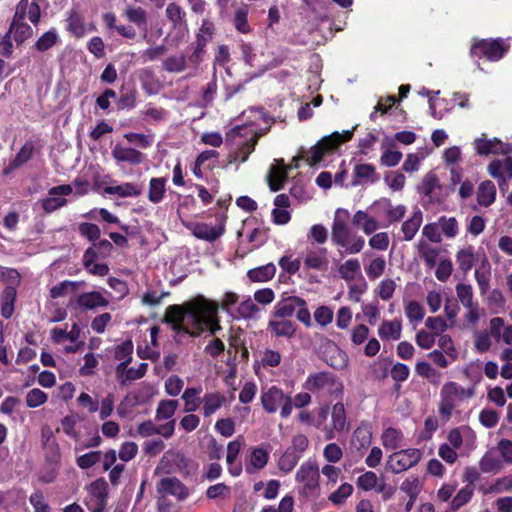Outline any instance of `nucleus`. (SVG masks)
Returning <instances> with one entry per match:
<instances>
[{"instance_id":"nucleus-1","label":"nucleus","mask_w":512,"mask_h":512,"mask_svg":"<svg viewBox=\"0 0 512 512\" xmlns=\"http://www.w3.org/2000/svg\"><path fill=\"white\" fill-rule=\"evenodd\" d=\"M216 314L217 305L200 296L183 306H170L166 319L181 341L182 335L198 336L205 330L216 334L221 329Z\"/></svg>"},{"instance_id":"nucleus-2","label":"nucleus","mask_w":512,"mask_h":512,"mask_svg":"<svg viewBox=\"0 0 512 512\" xmlns=\"http://www.w3.org/2000/svg\"><path fill=\"white\" fill-rule=\"evenodd\" d=\"M475 394V384L463 387L454 381L444 383L440 390V401L438 405L441 420L444 423L448 422L455 413H459V406L464 401L473 398Z\"/></svg>"},{"instance_id":"nucleus-3","label":"nucleus","mask_w":512,"mask_h":512,"mask_svg":"<svg viewBox=\"0 0 512 512\" xmlns=\"http://www.w3.org/2000/svg\"><path fill=\"white\" fill-rule=\"evenodd\" d=\"M261 136L253 123L238 125L231 129L226 137L237 146V151L228 156V165L236 162L244 163L249 155L254 151L255 144Z\"/></svg>"},{"instance_id":"nucleus-4","label":"nucleus","mask_w":512,"mask_h":512,"mask_svg":"<svg viewBox=\"0 0 512 512\" xmlns=\"http://www.w3.org/2000/svg\"><path fill=\"white\" fill-rule=\"evenodd\" d=\"M303 388L319 398H338L344 390L343 383L337 376L324 371L309 374Z\"/></svg>"},{"instance_id":"nucleus-5","label":"nucleus","mask_w":512,"mask_h":512,"mask_svg":"<svg viewBox=\"0 0 512 512\" xmlns=\"http://www.w3.org/2000/svg\"><path fill=\"white\" fill-rule=\"evenodd\" d=\"M340 213L341 210H337L332 224V241L336 246L344 248L346 253L357 254L364 248L365 240L351 230Z\"/></svg>"},{"instance_id":"nucleus-6","label":"nucleus","mask_w":512,"mask_h":512,"mask_svg":"<svg viewBox=\"0 0 512 512\" xmlns=\"http://www.w3.org/2000/svg\"><path fill=\"white\" fill-rule=\"evenodd\" d=\"M260 399L263 409L269 414L280 410L281 417L287 418L292 413L293 404L291 396L284 393L278 386L273 385L263 389Z\"/></svg>"},{"instance_id":"nucleus-7","label":"nucleus","mask_w":512,"mask_h":512,"mask_svg":"<svg viewBox=\"0 0 512 512\" xmlns=\"http://www.w3.org/2000/svg\"><path fill=\"white\" fill-rule=\"evenodd\" d=\"M355 127L351 130H344L342 132H334L329 136L322 138L309 152L307 162L311 166L318 165L325 153L332 151L341 143L349 141L354 133Z\"/></svg>"},{"instance_id":"nucleus-8","label":"nucleus","mask_w":512,"mask_h":512,"mask_svg":"<svg viewBox=\"0 0 512 512\" xmlns=\"http://www.w3.org/2000/svg\"><path fill=\"white\" fill-rule=\"evenodd\" d=\"M508 40L497 39H481L476 40L470 49V53L474 57L486 58L489 61H499L509 50Z\"/></svg>"},{"instance_id":"nucleus-9","label":"nucleus","mask_w":512,"mask_h":512,"mask_svg":"<svg viewBox=\"0 0 512 512\" xmlns=\"http://www.w3.org/2000/svg\"><path fill=\"white\" fill-rule=\"evenodd\" d=\"M295 481L301 484L303 494H318L320 490V473L317 462L312 459L304 461L296 471Z\"/></svg>"},{"instance_id":"nucleus-10","label":"nucleus","mask_w":512,"mask_h":512,"mask_svg":"<svg viewBox=\"0 0 512 512\" xmlns=\"http://www.w3.org/2000/svg\"><path fill=\"white\" fill-rule=\"evenodd\" d=\"M422 458V452L416 448H408L392 453L386 463L387 470L400 474L416 466Z\"/></svg>"},{"instance_id":"nucleus-11","label":"nucleus","mask_w":512,"mask_h":512,"mask_svg":"<svg viewBox=\"0 0 512 512\" xmlns=\"http://www.w3.org/2000/svg\"><path fill=\"white\" fill-rule=\"evenodd\" d=\"M370 210L382 216L385 220L383 226L388 227L393 223L399 222L405 216L407 208L403 204L393 205L388 198H381L370 206Z\"/></svg>"},{"instance_id":"nucleus-12","label":"nucleus","mask_w":512,"mask_h":512,"mask_svg":"<svg viewBox=\"0 0 512 512\" xmlns=\"http://www.w3.org/2000/svg\"><path fill=\"white\" fill-rule=\"evenodd\" d=\"M186 227L197 239L207 242H214L225 233V219L222 217L215 225L210 223L197 222L190 223L186 225Z\"/></svg>"},{"instance_id":"nucleus-13","label":"nucleus","mask_w":512,"mask_h":512,"mask_svg":"<svg viewBox=\"0 0 512 512\" xmlns=\"http://www.w3.org/2000/svg\"><path fill=\"white\" fill-rule=\"evenodd\" d=\"M271 448L268 443H262L259 446L252 447L245 461V471L249 475H254L263 470L268 464Z\"/></svg>"},{"instance_id":"nucleus-14","label":"nucleus","mask_w":512,"mask_h":512,"mask_svg":"<svg viewBox=\"0 0 512 512\" xmlns=\"http://www.w3.org/2000/svg\"><path fill=\"white\" fill-rule=\"evenodd\" d=\"M86 505L91 512H102L106 505L107 484L103 479L92 482L88 488Z\"/></svg>"},{"instance_id":"nucleus-15","label":"nucleus","mask_w":512,"mask_h":512,"mask_svg":"<svg viewBox=\"0 0 512 512\" xmlns=\"http://www.w3.org/2000/svg\"><path fill=\"white\" fill-rule=\"evenodd\" d=\"M349 429L347 421L346 410L344 404L337 402L332 406L331 410V424L324 428L325 438L332 440L335 438L336 433H341Z\"/></svg>"},{"instance_id":"nucleus-16","label":"nucleus","mask_w":512,"mask_h":512,"mask_svg":"<svg viewBox=\"0 0 512 512\" xmlns=\"http://www.w3.org/2000/svg\"><path fill=\"white\" fill-rule=\"evenodd\" d=\"M72 191V187L68 184L52 187L48 191V196L41 201L43 210L51 213L65 206L67 201L64 197L70 195Z\"/></svg>"},{"instance_id":"nucleus-17","label":"nucleus","mask_w":512,"mask_h":512,"mask_svg":"<svg viewBox=\"0 0 512 512\" xmlns=\"http://www.w3.org/2000/svg\"><path fill=\"white\" fill-rule=\"evenodd\" d=\"M448 445L456 449H460L466 445L470 450L475 447L476 435L468 426L453 428L447 435Z\"/></svg>"},{"instance_id":"nucleus-18","label":"nucleus","mask_w":512,"mask_h":512,"mask_svg":"<svg viewBox=\"0 0 512 512\" xmlns=\"http://www.w3.org/2000/svg\"><path fill=\"white\" fill-rule=\"evenodd\" d=\"M477 154L487 156L489 154H509V144L503 143L497 138L487 139L484 135L473 142Z\"/></svg>"},{"instance_id":"nucleus-19","label":"nucleus","mask_w":512,"mask_h":512,"mask_svg":"<svg viewBox=\"0 0 512 512\" xmlns=\"http://www.w3.org/2000/svg\"><path fill=\"white\" fill-rule=\"evenodd\" d=\"M66 30L76 38H82L96 30L93 23H86L84 17L76 10H71L66 19Z\"/></svg>"},{"instance_id":"nucleus-20","label":"nucleus","mask_w":512,"mask_h":512,"mask_svg":"<svg viewBox=\"0 0 512 512\" xmlns=\"http://www.w3.org/2000/svg\"><path fill=\"white\" fill-rule=\"evenodd\" d=\"M26 18H28L32 24L38 25L41 18V9L36 2L20 0L16 5L12 21L24 22Z\"/></svg>"},{"instance_id":"nucleus-21","label":"nucleus","mask_w":512,"mask_h":512,"mask_svg":"<svg viewBox=\"0 0 512 512\" xmlns=\"http://www.w3.org/2000/svg\"><path fill=\"white\" fill-rule=\"evenodd\" d=\"M157 490L162 495H171L178 500H185L189 496L188 488L176 477H167L159 481Z\"/></svg>"},{"instance_id":"nucleus-22","label":"nucleus","mask_w":512,"mask_h":512,"mask_svg":"<svg viewBox=\"0 0 512 512\" xmlns=\"http://www.w3.org/2000/svg\"><path fill=\"white\" fill-rule=\"evenodd\" d=\"M227 398L223 392H206L201 398V413L205 418L211 417L225 404Z\"/></svg>"},{"instance_id":"nucleus-23","label":"nucleus","mask_w":512,"mask_h":512,"mask_svg":"<svg viewBox=\"0 0 512 512\" xmlns=\"http://www.w3.org/2000/svg\"><path fill=\"white\" fill-rule=\"evenodd\" d=\"M296 324L285 318L272 316L268 322L267 330L276 338L291 339L296 332Z\"/></svg>"},{"instance_id":"nucleus-24","label":"nucleus","mask_w":512,"mask_h":512,"mask_svg":"<svg viewBox=\"0 0 512 512\" xmlns=\"http://www.w3.org/2000/svg\"><path fill=\"white\" fill-rule=\"evenodd\" d=\"M240 48L244 62L250 67L257 68L260 73L274 67V65L262 59L264 54L262 52L258 53L250 44L243 43Z\"/></svg>"},{"instance_id":"nucleus-25","label":"nucleus","mask_w":512,"mask_h":512,"mask_svg":"<svg viewBox=\"0 0 512 512\" xmlns=\"http://www.w3.org/2000/svg\"><path fill=\"white\" fill-rule=\"evenodd\" d=\"M372 212L369 207L367 211L358 210L353 215L354 225L361 228L366 235L373 234L381 227L380 222L371 214Z\"/></svg>"},{"instance_id":"nucleus-26","label":"nucleus","mask_w":512,"mask_h":512,"mask_svg":"<svg viewBox=\"0 0 512 512\" xmlns=\"http://www.w3.org/2000/svg\"><path fill=\"white\" fill-rule=\"evenodd\" d=\"M305 305V300L298 296H289L278 301L274 306V317L285 318L291 317L298 306Z\"/></svg>"},{"instance_id":"nucleus-27","label":"nucleus","mask_w":512,"mask_h":512,"mask_svg":"<svg viewBox=\"0 0 512 512\" xmlns=\"http://www.w3.org/2000/svg\"><path fill=\"white\" fill-rule=\"evenodd\" d=\"M108 304L109 301L98 291L82 293L76 299V305L82 310H93Z\"/></svg>"},{"instance_id":"nucleus-28","label":"nucleus","mask_w":512,"mask_h":512,"mask_svg":"<svg viewBox=\"0 0 512 512\" xmlns=\"http://www.w3.org/2000/svg\"><path fill=\"white\" fill-rule=\"evenodd\" d=\"M378 180L376 169L372 164H357L353 169V186L366 185Z\"/></svg>"},{"instance_id":"nucleus-29","label":"nucleus","mask_w":512,"mask_h":512,"mask_svg":"<svg viewBox=\"0 0 512 512\" xmlns=\"http://www.w3.org/2000/svg\"><path fill=\"white\" fill-rule=\"evenodd\" d=\"M112 156L117 162H127L131 165H139L144 160L142 152L119 144L112 149Z\"/></svg>"},{"instance_id":"nucleus-30","label":"nucleus","mask_w":512,"mask_h":512,"mask_svg":"<svg viewBox=\"0 0 512 512\" xmlns=\"http://www.w3.org/2000/svg\"><path fill=\"white\" fill-rule=\"evenodd\" d=\"M441 188L442 187L440 181L436 174L429 172L423 178L421 185L419 186V192L422 195L428 197L430 200L439 201L441 196Z\"/></svg>"},{"instance_id":"nucleus-31","label":"nucleus","mask_w":512,"mask_h":512,"mask_svg":"<svg viewBox=\"0 0 512 512\" xmlns=\"http://www.w3.org/2000/svg\"><path fill=\"white\" fill-rule=\"evenodd\" d=\"M497 189L490 180L482 181L477 189V203L481 207H490L496 200Z\"/></svg>"},{"instance_id":"nucleus-32","label":"nucleus","mask_w":512,"mask_h":512,"mask_svg":"<svg viewBox=\"0 0 512 512\" xmlns=\"http://www.w3.org/2000/svg\"><path fill=\"white\" fill-rule=\"evenodd\" d=\"M372 433L367 426H359L355 429L351 439V448L362 455L371 444Z\"/></svg>"},{"instance_id":"nucleus-33","label":"nucleus","mask_w":512,"mask_h":512,"mask_svg":"<svg viewBox=\"0 0 512 512\" xmlns=\"http://www.w3.org/2000/svg\"><path fill=\"white\" fill-rule=\"evenodd\" d=\"M103 190L105 194L126 198L139 196L142 192V187L139 184L125 182L119 185L106 186Z\"/></svg>"},{"instance_id":"nucleus-34","label":"nucleus","mask_w":512,"mask_h":512,"mask_svg":"<svg viewBox=\"0 0 512 512\" xmlns=\"http://www.w3.org/2000/svg\"><path fill=\"white\" fill-rule=\"evenodd\" d=\"M423 222V213L420 209H415L412 215L403 222L401 232L405 241H411L418 232Z\"/></svg>"},{"instance_id":"nucleus-35","label":"nucleus","mask_w":512,"mask_h":512,"mask_svg":"<svg viewBox=\"0 0 512 512\" xmlns=\"http://www.w3.org/2000/svg\"><path fill=\"white\" fill-rule=\"evenodd\" d=\"M440 91L432 92L427 89H423L420 94L429 98V109L430 114L435 119H442L445 113L448 111L446 108V100L436 98Z\"/></svg>"},{"instance_id":"nucleus-36","label":"nucleus","mask_w":512,"mask_h":512,"mask_svg":"<svg viewBox=\"0 0 512 512\" xmlns=\"http://www.w3.org/2000/svg\"><path fill=\"white\" fill-rule=\"evenodd\" d=\"M304 265L309 269L325 270L328 265L327 250H309L304 259Z\"/></svg>"},{"instance_id":"nucleus-37","label":"nucleus","mask_w":512,"mask_h":512,"mask_svg":"<svg viewBox=\"0 0 512 512\" xmlns=\"http://www.w3.org/2000/svg\"><path fill=\"white\" fill-rule=\"evenodd\" d=\"M394 142L390 138H385L382 143V148L384 149L381 157L380 163L385 167H394L399 164L402 159V153L398 150H393Z\"/></svg>"},{"instance_id":"nucleus-38","label":"nucleus","mask_w":512,"mask_h":512,"mask_svg":"<svg viewBox=\"0 0 512 512\" xmlns=\"http://www.w3.org/2000/svg\"><path fill=\"white\" fill-rule=\"evenodd\" d=\"M97 258V251H95V247H90L86 250L83 263L85 268L89 271V273L97 276H105L109 272V268L104 263H95V259Z\"/></svg>"},{"instance_id":"nucleus-39","label":"nucleus","mask_w":512,"mask_h":512,"mask_svg":"<svg viewBox=\"0 0 512 512\" xmlns=\"http://www.w3.org/2000/svg\"><path fill=\"white\" fill-rule=\"evenodd\" d=\"M402 332V323L399 319L385 320L378 328V335L383 340H399Z\"/></svg>"},{"instance_id":"nucleus-40","label":"nucleus","mask_w":512,"mask_h":512,"mask_svg":"<svg viewBox=\"0 0 512 512\" xmlns=\"http://www.w3.org/2000/svg\"><path fill=\"white\" fill-rule=\"evenodd\" d=\"M275 273L276 266L273 263H268L248 270L247 277L251 282L263 283L271 280L275 276Z\"/></svg>"},{"instance_id":"nucleus-41","label":"nucleus","mask_w":512,"mask_h":512,"mask_svg":"<svg viewBox=\"0 0 512 512\" xmlns=\"http://www.w3.org/2000/svg\"><path fill=\"white\" fill-rule=\"evenodd\" d=\"M166 194V178H151L148 187V200L153 204L160 203Z\"/></svg>"},{"instance_id":"nucleus-42","label":"nucleus","mask_w":512,"mask_h":512,"mask_svg":"<svg viewBox=\"0 0 512 512\" xmlns=\"http://www.w3.org/2000/svg\"><path fill=\"white\" fill-rule=\"evenodd\" d=\"M13 37V40L18 44L24 43L27 39L33 36L32 27L25 22L12 21L7 31Z\"/></svg>"},{"instance_id":"nucleus-43","label":"nucleus","mask_w":512,"mask_h":512,"mask_svg":"<svg viewBox=\"0 0 512 512\" xmlns=\"http://www.w3.org/2000/svg\"><path fill=\"white\" fill-rule=\"evenodd\" d=\"M287 177V170L282 162H277L270 169L268 183L271 191H278L282 188Z\"/></svg>"},{"instance_id":"nucleus-44","label":"nucleus","mask_w":512,"mask_h":512,"mask_svg":"<svg viewBox=\"0 0 512 512\" xmlns=\"http://www.w3.org/2000/svg\"><path fill=\"white\" fill-rule=\"evenodd\" d=\"M404 439L403 433L393 427L385 429L381 435L383 446L389 450H396L401 447Z\"/></svg>"},{"instance_id":"nucleus-45","label":"nucleus","mask_w":512,"mask_h":512,"mask_svg":"<svg viewBox=\"0 0 512 512\" xmlns=\"http://www.w3.org/2000/svg\"><path fill=\"white\" fill-rule=\"evenodd\" d=\"M17 286L18 285H8L2 293L1 315L6 319L10 318L14 312Z\"/></svg>"},{"instance_id":"nucleus-46","label":"nucleus","mask_w":512,"mask_h":512,"mask_svg":"<svg viewBox=\"0 0 512 512\" xmlns=\"http://www.w3.org/2000/svg\"><path fill=\"white\" fill-rule=\"evenodd\" d=\"M404 311L407 319L414 326L419 324L425 316L423 305L415 300L404 301Z\"/></svg>"},{"instance_id":"nucleus-47","label":"nucleus","mask_w":512,"mask_h":512,"mask_svg":"<svg viewBox=\"0 0 512 512\" xmlns=\"http://www.w3.org/2000/svg\"><path fill=\"white\" fill-rule=\"evenodd\" d=\"M58 42L59 34L55 28H51L37 39L34 48L39 52H45L54 47Z\"/></svg>"},{"instance_id":"nucleus-48","label":"nucleus","mask_w":512,"mask_h":512,"mask_svg":"<svg viewBox=\"0 0 512 512\" xmlns=\"http://www.w3.org/2000/svg\"><path fill=\"white\" fill-rule=\"evenodd\" d=\"M360 269L358 259H348L339 267V274L346 282H352L356 280L357 275H361Z\"/></svg>"},{"instance_id":"nucleus-49","label":"nucleus","mask_w":512,"mask_h":512,"mask_svg":"<svg viewBox=\"0 0 512 512\" xmlns=\"http://www.w3.org/2000/svg\"><path fill=\"white\" fill-rule=\"evenodd\" d=\"M84 282L82 281H62L50 289V296L53 299H57L67 295L70 292L78 290Z\"/></svg>"},{"instance_id":"nucleus-50","label":"nucleus","mask_w":512,"mask_h":512,"mask_svg":"<svg viewBox=\"0 0 512 512\" xmlns=\"http://www.w3.org/2000/svg\"><path fill=\"white\" fill-rule=\"evenodd\" d=\"M177 400H161L156 408L155 418L158 421L172 418L178 408Z\"/></svg>"},{"instance_id":"nucleus-51","label":"nucleus","mask_w":512,"mask_h":512,"mask_svg":"<svg viewBox=\"0 0 512 512\" xmlns=\"http://www.w3.org/2000/svg\"><path fill=\"white\" fill-rule=\"evenodd\" d=\"M299 460L298 454L286 449L278 459V469L284 474H288L296 467Z\"/></svg>"},{"instance_id":"nucleus-52","label":"nucleus","mask_w":512,"mask_h":512,"mask_svg":"<svg viewBox=\"0 0 512 512\" xmlns=\"http://www.w3.org/2000/svg\"><path fill=\"white\" fill-rule=\"evenodd\" d=\"M474 495V486L465 485L461 488L451 501V510L457 511L466 505Z\"/></svg>"},{"instance_id":"nucleus-53","label":"nucleus","mask_w":512,"mask_h":512,"mask_svg":"<svg viewBox=\"0 0 512 512\" xmlns=\"http://www.w3.org/2000/svg\"><path fill=\"white\" fill-rule=\"evenodd\" d=\"M400 489L415 502L422 490V484L417 476H409L401 483Z\"/></svg>"},{"instance_id":"nucleus-54","label":"nucleus","mask_w":512,"mask_h":512,"mask_svg":"<svg viewBox=\"0 0 512 512\" xmlns=\"http://www.w3.org/2000/svg\"><path fill=\"white\" fill-rule=\"evenodd\" d=\"M368 284L364 277L360 275V277L353 283H351L348 287V300L359 303L361 301L362 295L367 291Z\"/></svg>"},{"instance_id":"nucleus-55","label":"nucleus","mask_w":512,"mask_h":512,"mask_svg":"<svg viewBox=\"0 0 512 512\" xmlns=\"http://www.w3.org/2000/svg\"><path fill=\"white\" fill-rule=\"evenodd\" d=\"M133 352V344L131 341L123 342L118 345L115 349V358L120 362L118 370L125 369L131 360V354Z\"/></svg>"},{"instance_id":"nucleus-56","label":"nucleus","mask_w":512,"mask_h":512,"mask_svg":"<svg viewBox=\"0 0 512 512\" xmlns=\"http://www.w3.org/2000/svg\"><path fill=\"white\" fill-rule=\"evenodd\" d=\"M165 14L174 28H179L185 23V12L176 3H169L166 7Z\"/></svg>"},{"instance_id":"nucleus-57","label":"nucleus","mask_w":512,"mask_h":512,"mask_svg":"<svg viewBox=\"0 0 512 512\" xmlns=\"http://www.w3.org/2000/svg\"><path fill=\"white\" fill-rule=\"evenodd\" d=\"M259 308L254 303V301L248 297L240 302L237 307V317L243 319H251L256 318L259 313Z\"/></svg>"},{"instance_id":"nucleus-58","label":"nucleus","mask_w":512,"mask_h":512,"mask_svg":"<svg viewBox=\"0 0 512 512\" xmlns=\"http://www.w3.org/2000/svg\"><path fill=\"white\" fill-rule=\"evenodd\" d=\"M419 254L420 257L425 261L429 268L434 267L437 264L439 249L432 247L425 242L419 243Z\"/></svg>"},{"instance_id":"nucleus-59","label":"nucleus","mask_w":512,"mask_h":512,"mask_svg":"<svg viewBox=\"0 0 512 512\" xmlns=\"http://www.w3.org/2000/svg\"><path fill=\"white\" fill-rule=\"evenodd\" d=\"M456 261L459 268L463 271H468L472 268L475 261L474 249L472 246L463 248L458 251Z\"/></svg>"},{"instance_id":"nucleus-60","label":"nucleus","mask_w":512,"mask_h":512,"mask_svg":"<svg viewBox=\"0 0 512 512\" xmlns=\"http://www.w3.org/2000/svg\"><path fill=\"white\" fill-rule=\"evenodd\" d=\"M386 261L382 256H377L365 267V272L370 280H376L385 271Z\"/></svg>"},{"instance_id":"nucleus-61","label":"nucleus","mask_w":512,"mask_h":512,"mask_svg":"<svg viewBox=\"0 0 512 512\" xmlns=\"http://www.w3.org/2000/svg\"><path fill=\"white\" fill-rule=\"evenodd\" d=\"M438 225L441 232L447 238H454L458 234V222L454 217L441 216L438 219Z\"/></svg>"},{"instance_id":"nucleus-62","label":"nucleus","mask_w":512,"mask_h":512,"mask_svg":"<svg viewBox=\"0 0 512 512\" xmlns=\"http://www.w3.org/2000/svg\"><path fill=\"white\" fill-rule=\"evenodd\" d=\"M314 320L322 328L332 323L334 318V311L331 307L326 305L318 306L314 311Z\"/></svg>"},{"instance_id":"nucleus-63","label":"nucleus","mask_w":512,"mask_h":512,"mask_svg":"<svg viewBox=\"0 0 512 512\" xmlns=\"http://www.w3.org/2000/svg\"><path fill=\"white\" fill-rule=\"evenodd\" d=\"M353 486L349 483L341 484L336 491L331 493L328 499L335 505L344 504L345 501L352 495Z\"/></svg>"},{"instance_id":"nucleus-64","label":"nucleus","mask_w":512,"mask_h":512,"mask_svg":"<svg viewBox=\"0 0 512 512\" xmlns=\"http://www.w3.org/2000/svg\"><path fill=\"white\" fill-rule=\"evenodd\" d=\"M479 467L484 473L496 472L500 469L501 462L493 452H487L481 458Z\"/></svg>"}]
</instances>
